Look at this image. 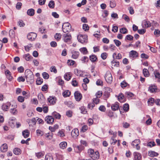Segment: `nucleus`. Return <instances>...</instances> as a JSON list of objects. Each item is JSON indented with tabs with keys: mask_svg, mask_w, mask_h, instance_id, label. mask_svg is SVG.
Segmentation results:
<instances>
[{
	"mask_svg": "<svg viewBox=\"0 0 160 160\" xmlns=\"http://www.w3.org/2000/svg\"><path fill=\"white\" fill-rule=\"evenodd\" d=\"M26 78L27 82L31 84L33 83L34 81V76L32 72L30 70L27 69L25 73Z\"/></svg>",
	"mask_w": 160,
	"mask_h": 160,
	"instance_id": "f257e3e1",
	"label": "nucleus"
},
{
	"mask_svg": "<svg viewBox=\"0 0 160 160\" xmlns=\"http://www.w3.org/2000/svg\"><path fill=\"white\" fill-rule=\"evenodd\" d=\"M71 29V26L70 24L68 23H65L63 24L62 26V29L63 32L64 33L69 32Z\"/></svg>",
	"mask_w": 160,
	"mask_h": 160,
	"instance_id": "f03ea898",
	"label": "nucleus"
},
{
	"mask_svg": "<svg viewBox=\"0 0 160 160\" xmlns=\"http://www.w3.org/2000/svg\"><path fill=\"white\" fill-rule=\"evenodd\" d=\"M105 79L106 82L109 83H111L112 80V78L111 72L109 71L106 72L105 76Z\"/></svg>",
	"mask_w": 160,
	"mask_h": 160,
	"instance_id": "7ed1b4c3",
	"label": "nucleus"
},
{
	"mask_svg": "<svg viewBox=\"0 0 160 160\" xmlns=\"http://www.w3.org/2000/svg\"><path fill=\"white\" fill-rule=\"evenodd\" d=\"M77 38L78 41L82 43L86 42L88 40L87 36L86 35H79Z\"/></svg>",
	"mask_w": 160,
	"mask_h": 160,
	"instance_id": "20e7f679",
	"label": "nucleus"
},
{
	"mask_svg": "<svg viewBox=\"0 0 160 160\" xmlns=\"http://www.w3.org/2000/svg\"><path fill=\"white\" fill-rule=\"evenodd\" d=\"M37 36V34L33 32H31L27 35V38L28 40L30 41H33L36 38Z\"/></svg>",
	"mask_w": 160,
	"mask_h": 160,
	"instance_id": "39448f33",
	"label": "nucleus"
},
{
	"mask_svg": "<svg viewBox=\"0 0 160 160\" xmlns=\"http://www.w3.org/2000/svg\"><path fill=\"white\" fill-rule=\"evenodd\" d=\"M158 90L157 87L155 85H151L148 89V91L151 93H156L158 92Z\"/></svg>",
	"mask_w": 160,
	"mask_h": 160,
	"instance_id": "423d86ee",
	"label": "nucleus"
},
{
	"mask_svg": "<svg viewBox=\"0 0 160 160\" xmlns=\"http://www.w3.org/2000/svg\"><path fill=\"white\" fill-rule=\"evenodd\" d=\"M140 143V141L139 139H136L132 142V145L134 148H136L137 150H139L140 147L138 145Z\"/></svg>",
	"mask_w": 160,
	"mask_h": 160,
	"instance_id": "0eeeda50",
	"label": "nucleus"
},
{
	"mask_svg": "<svg viewBox=\"0 0 160 160\" xmlns=\"http://www.w3.org/2000/svg\"><path fill=\"white\" fill-rule=\"evenodd\" d=\"M74 96L76 101H80L82 98V94L78 91H76L74 93Z\"/></svg>",
	"mask_w": 160,
	"mask_h": 160,
	"instance_id": "6e6552de",
	"label": "nucleus"
},
{
	"mask_svg": "<svg viewBox=\"0 0 160 160\" xmlns=\"http://www.w3.org/2000/svg\"><path fill=\"white\" fill-rule=\"evenodd\" d=\"M79 134V130L78 129H74L71 132V135L73 138H77Z\"/></svg>",
	"mask_w": 160,
	"mask_h": 160,
	"instance_id": "1a4fd4ad",
	"label": "nucleus"
},
{
	"mask_svg": "<svg viewBox=\"0 0 160 160\" xmlns=\"http://www.w3.org/2000/svg\"><path fill=\"white\" fill-rule=\"evenodd\" d=\"M45 120L48 123L52 124L54 122V119L52 116H48L45 118Z\"/></svg>",
	"mask_w": 160,
	"mask_h": 160,
	"instance_id": "9d476101",
	"label": "nucleus"
},
{
	"mask_svg": "<svg viewBox=\"0 0 160 160\" xmlns=\"http://www.w3.org/2000/svg\"><path fill=\"white\" fill-rule=\"evenodd\" d=\"M133 160H141L142 156L141 154L137 152H134L133 153Z\"/></svg>",
	"mask_w": 160,
	"mask_h": 160,
	"instance_id": "9b49d317",
	"label": "nucleus"
},
{
	"mask_svg": "<svg viewBox=\"0 0 160 160\" xmlns=\"http://www.w3.org/2000/svg\"><path fill=\"white\" fill-rule=\"evenodd\" d=\"M63 40L65 42H69L72 39V37L70 35L64 34L63 35Z\"/></svg>",
	"mask_w": 160,
	"mask_h": 160,
	"instance_id": "f8f14e48",
	"label": "nucleus"
},
{
	"mask_svg": "<svg viewBox=\"0 0 160 160\" xmlns=\"http://www.w3.org/2000/svg\"><path fill=\"white\" fill-rule=\"evenodd\" d=\"M90 157L94 160H96L99 158V152L98 151H96L95 153L92 155Z\"/></svg>",
	"mask_w": 160,
	"mask_h": 160,
	"instance_id": "ddd939ff",
	"label": "nucleus"
},
{
	"mask_svg": "<svg viewBox=\"0 0 160 160\" xmlns=\"http://www.w3.org/2000/svg\"><path fill=\"white\" fill-rule=\"evenodd\" d=\"M138 53L137 52L134 50L131 51L129 52V56L133 58H136L138 56Z\"/></svg>",
	"mask_w": 160,
	"mask_h": 160,
	"instance_id": "4468645a",
	"label": "nucleus"
},
{
	"mask_svg": "<svg viewBox=\"0 0 160 160\" xmlns=\"http://www.w3.org/2000/svg\"><path fill=\"white\" fill-rule=\"evenodd\" d=\"M56 98L54 97L50 96L48 98V101L51 104H54L56 102Z\"/></svg>",
	"mask_w": 160,
	"mask_h": 160,
	"instance_id": "2eb2a0df",
	"label": "nucleus"
},
{
	"mask_svg": "<svg viewBox=\"0 0 160 160\" xmlns=\"http://www.w3.org/2000/svg\"><path fill=\"white\" fill-rule=\"evenodd\" d=\"M72 58L76 59L77 58L79 55V52H78L77 51H72Z\"/></svg>",
	"mask_w": 160,
	"mask_h": 160,
	"instance_id": "dca6fc26",
	"label": "nucleus"
},
{
	"mask_svg": "<svg viewBox=\"0 0 160 160\" xmlns=\"http://www.w3.org/2000/svg\"><path fill=\"white\" fill-rule=\"evenodd\" d=\"M5 74L8 79L10 81L11 80L12 77L11 76L10 72L8 70H7L5 72Z\"/></svg>",
	"mask_w": 160,
	"mask_h": 160,
	"instance_id": "f3484780",
	"label": "nucleus"
},
{
	"mask_svg": "<svg viewBox=\"0 0 160 160\" xmlns=\"http://www.w3.org/2000/svg\"><path fill=\"white\" fill-rule=\"evenodd\" d=\"M119 107V104L118 102H115L111 106V108L113 111H116L118 109Z\"/></svg>",
	"mask_w": 160,
	"mask_h": 160,
	"instance_id": "a211bd4d",
	"label": "nucleus"
},
{
	"mask_svg": "<svg viewBox=\"0 0 160 160\" xmlns=\"http://www.w3.org/2000/svg\"><path fill=\"white\" fill-rule=\"evenodd\" d=\"M1 150L2 152H6L8 149L7 145L4 143L3 144L1 147Z\"/></svg>",
	"mask_w": 160,
	"mask_h": 160,
	"instance_id": "6ab92c4d",
	"label": "nucleus"
},
{
	"mask_svg": "<svg viewBox=\"0 0 160 160\" xmlns=\"http://www.w3.org/2000/svg\"><path fill=\"white\" fill-rule=\"evenodd\" d=\"M143 23L145 28H148L151 26V23L147 20H144L143 21Z\"/></svg>",
	"mask_w": 160,
	"mask_h": 160,
	"instance_id": "aec40b11",
	"label": "nucleus"
},
{
	"mask_svg": "<svg viewBox=\"0 0 160 160\" xmlns=\"http://www.w3.org/2000/svg\"><path fill=\"white\" fill-rule=\"evenodd\" d=\"M148 155L150 157H156L158 155V154L154 151H150L148 152Z\"/></svg>",
	"mask_w": 160,
	"mask_h": 160,
	"instance_id": "412c9836",
	"label": "nucleus"
},
{
	"mask_svg": "<svg viewBox=\"0 0 160 160\" xmlns=\"http://www.w3.org/2000/svg\"><path fill=\"white\" fill-rule=\"evenodd\" d=\"M58 125L56 124L53 127L50 126L49 127V129L52 132H54L56 129L58 128Z\"/></svg>",
	"mask_w": 160,
	"mask_h": 160,
	"instance_id": "4be33fe9",
	"label": "nucleus"
},
{
	"mask_svg": "<svg viewBox=\"0 0 160 160\" xmlns=\"http://www.w3.org/2000/svg\"><path fill=\"white\" fill-rule=\"evenodd\" d=\"M27 14L30 16H32L34 14V10L33 9H30L28 10L27 11Z\"/></svg>",
	"mask_w": 160,
	"mask_h": 160,
	"instance_id": "5701e85b",
	"label": "nucleus"
},
{
	"mask_svg": "<svg viewBox=\"0 0 160 160\" xmlns=\"http://www.w3.org/2000/svg\"><path fill=\"white\" fill-rule=\"evenodd\" d=\"M67 146V143L65 142H63L60 143L59 146L61 148L64 149Z\"/></svg>",
	"mask_w": 160,
	"mask_h": 160,
	"instance_id": "b1692460",
	"label": "nucleus"
},
{
	"mask_svg": "<svg viewBox=\"0 0 160 160\" xmlns=\"http://www.w3.org/2000/svg\"><path fill=\"white\" fill-rule=\"evenodd\" d=\"M13 152L15 155H18L21 154V150L19 148H15L14 149Z\"/></svg>",
	"mask_w": 160,
	"mask_h": 160,
	"instance_id": "393cba45",
	"label": "nucleus"
},
{
	"mask_svg": "<svg viewBox=\"0 0 160 160\" xmlns=\"http://www.w3.org/2000/svg\"><path fill=\"white\" fill-rule=\"evenodd\" d=\"M52 115L53 117L57 119H59L61 117V115L59 113L55 112H53Z\"/></svg>",
	"mask_w": 160,
	"mask_h": 160,
	"instance_id": "a878e982",
	"label": "nucleus"
},
{
	"mask_svg": "<svg viewBox=\"0 0 160 160\" xmlns=\"http://www.w3.org/2000/svg\"><path fill=\"white\" fill-rule=\"evenodd\" d=\"M36 119L33 118L31 119L29 122L28 124L30 126H33L36 124Z\"/></svg>",
	"mask_w": 160,
	"mask_h": 160,
	"instance_id": "bb28decb",
	"label": "nucleus"
},
{
	"mask_svg": "<svg viewBox=\"0 0 160 160\" xmlns=\"http://www.w3.org/2000/svg\"><path fill=\"white\" fill-rule=\"evenodd\" d=\"M45 160H53V157L50 154H47L45 156Z\"/></svg>",
	"mask_w": 160,
	"mask_h": 160,
	"instance_id": "cd10ccee",
	"label": "nucleus"
},
{
	"mask_svg": "<svg viewBox=\"0 0 160 160\" xmlns=\"http://www.w3.org/2000/svg\"><path fill=\"white\" fill-rule=\"evenodd\" d=\"M22 135L25 138L28 137L29 135V132L28 130H26L22 132Z\"/></svg>",
	"mask_w": 160,
	"mask_h": 160,
	"instance_id": "c85d7f7f",
	"label": "nucleus"
},
{
	"mask_svg": "<svg viewBox=\"0 0 160 160\" xmlns=\"http://www.w3.org/2000/svg\"><path fill=\"white\" fill-rule=\"evenodd\" d=\"M116 55V54L115 53H114L113 54V57L114 59H119L122 58V56L121 54L118 53L117 56L115 57V56Z\"/></svg>",
	"mask_w": 160,
	"mask_h": 160,
	"instance_id": "c756f323",
	"label": "nucleus"
},
{
	"mask_svg": "<svg viewBox=\"0 0 160 160\" xmlns=\"http://www.w3.org/2000/svg\"><path fill=\"white\" fill-rule=\"evenodd\" d=\"M143 73L144 76L145 77H148L149 75V71L147 69L144 68L143 70Z\"/></svg>",
	"mask_w": 160,
	"mask_h": 160,
	"instance_id": "7c9ffc66",
	"label": "nucleus"
},
{
	"mask_svg": "<svg viewBox=\"0 0 160 160\" xmlns=\"http://www.w3.org/2000/svg\"><path fill=\"white\" fill-rule=\"evenodd\" d=\"M64 78L66 80L68 81L70 80L71 78L70 72L67 73L64 75Z\"/></svg>",
	"mask_w": 160,
	"mask_h": 160,
	"instance_id": "2f4dec72",
	"label": "nucleus"
},
{
	"mask_svg": "<svg viewBox=\"0 0 160 160\" xmlns=\"http://www.w3.org/2000/svg\"><path fill=\"white\" fill-rule=\"evenodd\" d=\"M23 57L27 61H29L32 58L29 54L24 55Z\"/></svg>",
	"mask_w": 160,
	"mask_h": 160,
	"instance_id": "473e14b6",
	"label": "nucleus"
},
{
	"mask_svg": "<svg viewBox=\"0 0 160 160\" xmlns=\"http://www.w3.org/2000/svg\"><path fill=\"white\" fill-rule=\"evenodd\" d=\"M118 100L121 102H123L124 101V96L122 93H121L118 96Z\"/></svg>",
	"mask_w": 160,
	"mask_h": 160,
	"instance_id": "72a5a7b5",
	"label": "nucleus"
},
{
	"mask_svg": "<svg viewBox=\"0 0 160 160\" xmlns=\"http://www.w3.org/2000/svg\"><path fill=\"white\" fill-rule=\"evenodd\" d=\"M71 94L70 92L68 90H66L64 92L63 95L64 97H69Z\"/></svg>",
	"mask_w": 160,
	"mask_h": 160,
	"instance_id": "f704fd0d",
	"label": "nucleus"
},
{
	"mask_svg": "<svg viewBox=\"0 0 160 160\" xmlns=\"http://www.w3.org/2000/svg\"><path fill=\"white\" fill-rule=\"evenodd\" d=\"M154 73L155 77L158 79V81L160 82V73L158 72H154Z\"/></svg>",
	"mask_w": 160,
	"mask_h": 160,
	"instance_id": "c9c22d12",
	"label": "nucleus"
},
{
	"mask_svg": "<svg viewBox=\"0 0 160 160\" xmlns=\"http://www.w3.org/2000/svg\"><path fill=\"white\" fill-rule=\"evenodd\" d=\"M112 65L113 67H118L119 65V62L115 61L114 60H113L112 62Z\"/></svg>",
	"mask_w": 160,
	"mask_h": 160,
	"instance_id": "e433bc0d",
	"label": "nucleus"
},
{
	"mask_svg": "<svg viewBox=\"0 0 160 160\" xmlns=\"http://www.w3.org/2000/svg\"><path fill=\"white\" fill-rule=\"evenodd\" d=\"M55 3L54 1L52 0L48 4V6L50 8H53L54 7Z\"/></svg>",
	"mask_w": 160,
	"mask_h": 160,
	"instance_id": "4c0bfd02",
	"label": "nucleus"
},
{
	"mask_svg": "<svg viewBox=\"0 0 160 160\" xmlns=\"http://www.w3.org/2000/svg\"><path fill=\"white\" fill-rule=\"evenodd\" d=\"M62 35L60 33H56L55 35L54 38L55 39L58 40H59L61 38Z\"/></svg>",
	"mask_w": 160,
	"mask_h": 160,
	"instance_id": "58836bf2",
	"label": "nucleus"
},
{
	"mask_svg": "<svg viewBox=\"0 0 160 160\" xmlns=\"http://www.w3.org/2000/svg\"><path fill=\"white\" fill-rule=\"evenodd\" d=\"M95 152L93 149H89L88 151V153L90 157Z\"/></svg>",
	"mask_w": 160,
	"mask_h": 160,
	"instance_id": "ea45409f",
	"label": "nucleus"
},
{
	"mask_svg": "<svg viewBox=\"0 0 160 160\" xmlns=\"http://www.w3.org/2000/svg\"><path fill=\"white\" fill-rule=\"evenodd\" d=\"M80 51L84 54H86L88 52L86 48H81L80 49Z\"/></svg>",
	"mask_w": 160,
	"mask_h": 160,
	"instance_id": "a19ab883",
	"label": "nucleus"
},
{
	"mask_svg": "<svg viewBox=\"0 0 160 160\" xmlns=\"http://www.w3.org/2000/svg\"><path fill=\"white\" fill-rule=\"evenodd\" d=\"M10 111V112L13 115H15L17 114L18 111L15 108L11 109Z\"/></svg>",
	"mask_w": 160,
	"mask_h": 160,
	"instance_id": "79ce46f5",
	"label": "nucleus"
},
{
	"mask_svg": "<svg viewBox=\"0 0 160 160\" xmlns=\"http://www.w3.org/2000/svg\"><path fill=\"white\" fill-rule=\"evenodd\" d=\"M120 32L122 34H126L128 32L127 29L125 28H122L120 30Z\"/></svg>",
	"mask_w": 160,
	"mask_h": 160,
	"instance_id": "37998d69",
	"label": "nucleus"
},
{
	"mask_svg": "<svg viewBox=\"0 0 160 160\" xmlns=\"http://www.w3.org/2000/svg\"><path fill=\"white\" fill-rule=\"evenodd\" d=\"M122 18L126 22H129L130 21L129 17L126 15L124 14L122 16Z\"/></svg>",
	"mask_w": 160,
	"mask_h": 160,
	"instance_id": "c03bdc74",
	"label": "nucleus"
},
{
	"mask_svg": "<svg viewBox=\"0 0 160 160\" xmlns=\"http://www.w3.org/2000/svg\"><path fill=\"white\" fill-rule=\"evenodd\" d=\"M90 60L92 62H95L97 59L96 56L95 55H92L90 56Z\"/></svg>",
	"mask_w": 160,
	"mask_h": 160,
	"instance_id": "a18cd8bd",
	"label": "nucleus"
},
{
	"mask_svg": "<svg viewBox=\"0 0 160 160\" xmlns=\"http://www.w3.org/2000/svg\"><path fill=\"white\" fill-rule=\"evenodd\" d=\"M83 29L85 31H88L89 29V27L88 24H84L82 26Z\"/></svg>",
	"mask_w": 160,
	"mask_h": 160,
	"instance_id": "49530a36",
	"label": "nucleus"
},
{
	"mask_svg": "<svg viewBox=\"0 0 160 160\" xmlns=\"http://www.w3.org/2000/svg\"><path fill=\"white\" fill-rule=\"evenodd\" d=\"M42 75L44 78L45 79H48L49 77L48 74L46 72H44L42 73Z\"/></svg>",
	"mask_w": 160,
	"mask_h": 160,
	"instance_id": "de8ad7c7",
	"label": "nucleus"
},
{
	"mask_svg": "<svg viewBox=\"0 0 160 160\" xmlns=\"http://www.w3.org/2000/svg\"><path fill=\"white\" fill-rule=\"evenodd\" d=\"M116 6V3L114 1H110V6L111 8H113Z\"/></svg>",
	"mask_w": 160,
	"mask_h": 160,
	"instance_id": "09e8293b",
	"label": "nucleus"
},
{
	"mask_svg": "<svg viewBox=\"0 0 160 160\" xmlns=\"http://www.w3.org/2000/svg\"><path fill=\"white\" fill-rule=\"evenodd\" d=\"M102 91H98L95 94L97 98H100L102 95Z\"/></svg>",
	"mask_w": 160,
	"mask_h": 160,
	"instance_id": "8fccbe9b",
	"label": "nucleus"
},
{
	"mask_svg": "<svg viewBox=\"0 0 160 160\" xmlns=\"http://www.w3.org/2000/svg\"><path fill=\"white\" fill-rule=\"evenodd\" d=\"M114 42L117 47H119L121 44V42L117 40H114Z\"/></svg>",
	"mask_w": 160,
	"mask_h": 160,
	"instance_id": "3c124183",
	"label": "nucleus"
},
{
	"mask_svg": "<svg viewBox=\"0 0 160 160\" xmlns=\"http://www.w3.org/2000/svg\"><path fill=\"white\" fill-rule=\"evenodd\" d=\"M128 85V83L125 81H123L121 83V86L122 88L126 87Z\"/></svg>",
	"mask_w": 160,
	"mask_h": 160,
	"instance_id": "603ef678",
	"label": "nucleus"
},
{
	"mask_svg": "<svg viewBox=\"0 0 160 160\" xmlns=\"http://www.w3.org/2000/svg\"><path fill=\"white\" fill-rule=\"evenodd\" d=\"M148 102L149 104L152 105L154 102V99L152 98H150L148 100Z\"/></svg>",
	"mask_w": 160,
	"mask_h": 160,
	"instance_id": "864d4df0",
	"label": "nucleus"
},
{
	"mask_svg": "<svg viewBox=\"0 0 160 160\" xmlns=\"http://www.w3.org/2000/svg\"><path fill=\"white\" fill-rule=\"evenodd\" d=\"M2 109L3 110L5 111H7L9 109L8 106L5 104H3L2 106Z\"/></svg>",
	"mask_w": 160,
	"mask_h": 160,
	"instance_id": "5fc2aeb1",
	"label": "nucleus"
},
{
	"mask_svg": "<svg viewBox=\"0 0 160 160\" xmlns=\"http://www.w3.org/2000/svg\"><path fill=\"white\" fill-rule=\"evenodd\" d=\"M129 108V106L128 104H125L123 106V109L124 111H128Z\"/></svg>",
	"mask_w": 160,
	"mask_h": 160,
	"instance_id": "6e6d98bb",
	"label": "nucleus"
},
{
	"mask_svg": "<svg viewBox=\"0 0 160 160\" xmlns=\"http://www.w3.org/2000/svg\"><path fill=\"white\" fill-rule=\"evenodd\" d=\"M50 71L51 72H53L55 73L57 72V70L55 67L54 66H52L50 68Z\"/></svg>",
	"mask_w": 160,
	"mask_h": 160,
	"instance_id": "4d7b16f0",
	"label": "nucleus"
},
{
	"mask_svg": "<svg viewBox=\"0 0 160 160\" xmlns=\"http://www.w3.org/2000/svg\"><path fill=\"white\" fill-rule=\"evenodd\" d=\"M160 34V31L158 29H155L154 32V34L155 35H156L157 37H158L159 36Z\"/></svg>",
	"mask_w": 160,
	"mask_h": 160,
	"instance_id": "13d9d810",
	"label": "nucleus"
},
{
	"mask_svg": "<svg viewBox=\"0 0 160 160\" xmlns=\"http://www.w3.org/2000/svg\"><path fill=\"white\" fill-rule=\"evenodd\" d=\"M155 145V144L154 142H150L147 144V146L152 147Z\"/></svg>",
	"mask_w": 160,
	"mask_h": 160,
	"instance_id": "bf43d9fd",
	"label": "nucleus"
},
{
	"mask_svg": "<svg viewBox=\"0 0 160 160\" xmlns=\"http://www.w3.org/2000/svg\"><path fill=\"white\" fill-rule=\"evenodd\" d=\"M43 82V80L40 78H38L36 81V83L38 85H40Z\"/></svg>",
	"mask_w": 160,
	"mask_h": 160,
	"instance_id": "052dcab7",
	"label": "nucleus"
},
{
	"mask_svg": "<svg viewBox=\"0 0 160 160\" xmlns=\"http://www.w3.org/2000/svg\"><path fill=\"white\" fill-rule=\"evenodd\" d=\"M100 111L103 112H105L106 111V108L104 106L101 105L99 108Z\"/></svg>",
	"mask_w": 160,
	"mask_h": 160,
	"instance_id": "680f3d73",
	"label": "nucleus"
},
{
	"mask_svg": "<svg viewBox=\"0 0 160 160\" xmlns=\"http://www.w3.org/2000/svg\"><path fill=\"white\" fill-rule=\"evenodd\" d=\"M98 98H97L96 97V98H93V101L94 103L98 104L100 101V100Z\"/></svg>",
	"mask_w": 160,
	"mask_h": 160,
	"instance_id": "e2e57ef3",
	"label": "nucleus"
},
{
	"mask_svg": "<svg viewBox=\"0 0 160 160\" xmlns=\"http://www.w3.org/2000/svg\"><path fill=\"white\" fill-rule=\"evenodd\" d=\"M67 63L70 66L73 65L75 63V61L72 60H68L67 61Z\"/></svg>",
	"mask_w": 160,
	"mask_h": 160,
	"instance_id": "0e129e2a",
	"label": "nucleus"
},
{
	"mask_svg": "<svg viewBox=\"0 0 160 160\" xmlns=\"http://www.w3.org/2000/svg\"><path fill=\"white\" fill-rule=\"evenodd\" d=\"M15 123V121H13V120H10L9 122V124L12 127H14V123Z\"/></svg>",
	"mask_w": 160,
	"mask_h": 160,
	"instance_id": "69168bd1",
	"label": "nucleus"
},
{
	"mask_svg": "<svg viewBox=\"0 0 160 160\" xmlns=\"http://www.w3.org/2000/svg\"><path fill=\"white\" fill-rule=\"evenodd\" d=\"M122 125L123 127L125 128H128L130 126L129 124L127 122H123Z\"/></svg>",
	"mask_w": 160,
	"mask_h": 160,
	"instance_id": "338daca9",
	"label": "nucleus"
},
{
	"mask_svg": "<svg viewBox=\"0 0 160 160\" xmlns=\"http://www.w3.org/2000/svg\"><path fill=\"white\" fill-rule=\"evenodd\" d=\"M138 33L141 34H143L146 32V30L143 29H139L138 31Z\"/></svg>",
	"mask_w": 160,
	"mask_h": 160,
	"instance_id": "774afa93",
	"label": "nucleus"
}]
</instances>
